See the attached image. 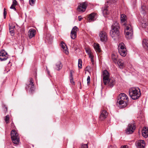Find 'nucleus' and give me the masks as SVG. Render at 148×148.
Masks as SVG:
<instances>
[{
    "label": "nucleus",
    "mask_w": 148,
    "mask_h": 148,
    "mask_svg": "<svg viewBox=\"0 0 148 148\" xmlns=\"http://www.w3.org/2000/svg\"><path fill=\"white\" fill-rule=\"evenodd\" d=\"M136 145L138 148H144L145 145L144 140H140L136 142Z\"/></svg>",
    "instance_id": "ddd939ff"
},
{
    "label": "nucleus",
    "mask_w": 148,
    "mask_h": 148,
    "mask_svg": "<svg viewBox=\"0 0 148 148\" xmlns=\"http://www.w3.org/2000/svg\"><path fill=\"white\" fill-rule=\"evenodd\" d=\"M82 60L81 59H78V66L79 68L81 69L82 68Z\"/></svg>",
    "instance_id": "c85d7f7f"
},
{
    "label": "nucleus",
    "mask_w": 148,
    "mask_h": 148,
    "mask_svg": "<svg viewBox=\"0 0 148 148\" xmlns=\"http://www.w3.org/2000/svg\"><path fill=\"white\" fill-rule=\"evenodd\" d=\"M129 99L125 93H121L118 97L117 103L120 108L126 107L128 102Z\"/></svg>",
    "instance_id": "f257e3e1"
},
{
    "label": "nucleus",
    "mask_w": 148,
    "mask_h": 148,
    "mask_svg": "<svg viewBox=\"0 0 148 148\" xmlns=\"http://www.w3.org/2000/svg\"><path fill=\"white\" fill-rule=\"evenodd\" d=\"M108 148H117V147L115 145H110V146L108 147Z\"/></svg>",
    "instance_id": "58836bf2"
},
{
    "label": "nucleus",
    "mask_w": 148,
    "mask_h": 148,
    "mask_svg": "<svg viewBox=\"0 0 148 148\" xmlns=\"http://www.w3.org/2000/svg\"><path fill=\"white\" fill-rule=\"evenodd\" d=\"M61 46L62 48L64 49V52H65L66 54L68 55L69 53V52L66 44L64 43V42H62L61 43Z\"/></svg>",
    "instance_id": "aec40b11"
},
{
    "label": "nucleus",
    "mask_w": 148,
    "mask_h": 148,
    "mask_svg": "<svg viewBox=\"0 0 148 148\" xmlns=\"http://www.w3.org/2000/svg\"><path fill=\"white\" fill-rule=\"evenodd\" d=\"M116 63H117L119 67L121 69H122L125 66L124 63L121 59H119Z\"/></svg>",
    "instance_id": "412c9836"
},
{
    "label": "nucleus",
    "mask_w": 148,
    "mask_h": 148,
    "mask_svg": "<svg viewBox=\"0 0 148 148\" xmlns=\"http://www.w3.org/2000/svg\"><path fill=\"white\" fill-rule=\"evenodd\" d=\"M17 2L16 0H14L12 3V5L15 6L17 5Z\"/></svg>",
    "instance_id": "a19ab883"
},
{
    "label": "nucleus",
    "mask_w": 148,
    "mask_h": 148,
    "mask_svg": "<svg viewBox=\"0 0 148 148\" xmlns=\"http://www.w3.org/2000/svg\"><path fill=\"white\" fill-rule=\"evenodd\" d=\"M127 19V18L126 15L124 14H122L121 15V20L122 22H125Z\"/></svg>",
    "instance_id": "cd10ccee"
},
{
    "label": "nucleus",
    "mask_w": 148,
    "mask_h": 148,
    "mask_svg": "<svg viewBox=\"0 0 148 148\" xmlns=\"http://www.w3.org/2000/svg\"><path fill=\"white\" fill-rule=\"evenodd\" d=\"M87 6L86 2L82 3L78 6L77 10L79 12H84L85 11Z\"/></svg>",
    "instance_id": "9b49d317"
},
{
    "label": "nucleus",
    "mask_w": 148,
    "mask_h": 148,
    "mask_svg": "<svg viewBox=\"0 0 148 148\" xmlns=\"http://www.w3.org/2000/svg\"><path fill=\"white\" fill-rule=\"evenodd\" d=\"M70 81L71 83H74V82L73 81V77H70Z\"/></svg>",
    "instance_id": "37998d69"
},
{
    "label": "nucleus",
    "mask_w": 148,
    "mask_h": 148,
    "mask_svg": "<svg viewBox=\"0 0 148 148\" xmlns=\"http://www.w3.org/2000/svg\"><path fill=\"white\" fill-rule=\"evenodd\" d=\"M9 56L7 52L4 50H1L0 51V61H5L7 60Z\"/></svg>",
    "instance_id": "0eeeda50"
},
{
    "label": "nucleus",
    "mask_w": 148,
    "mask_h": 148,
    "mask_svg": "<svg viewBox=\"0 0 148 148\" xmlns=\"http://www.w3.org/2000/svg\"><path fill=\"white\" fill-rule=\"evenodd\" d=\"M5 120L6 123H8L9 121V115L6 116Z\"/></svg>",
    "instance_id": "c756f323"
},
{
    "label": "nucleus",
    "mask_w": 148,
    "mask_h": 148,
    "mask_svg": "<svg viewBox=\"0 0 148 148\" xmlns=\"http://www.w3.org/2000/svg\"><path fill=\"white\" fill-rule=\"evenodd\" d=\"M29 83L27 85L26 87V89H29L30 91L32 92L34 90V84H33V80L32 78L29 79Z\"/></svg>",
    "instance_id": "f8f14e48"
},
{
    "label": "nucleus",
    "mask_w": 148,
    "mask_h": 148,
    "mask_svg": "<svg viewBox=\"0 0 148 148\" xmlns=\"http://www.w3.org/2000/svg\"><path fill=\"white\" fill-rule=\"evenodd\" d=\"M115 81L113 79H109L107 81L106 83L104 85H106L108 84V86L110 87H113L114 85L115 84Z\"/></svg>",
    "instance_id": "f3484780"
},
{
    "label": "nucleus",
    "mask_w": 148,
    "mask_h": 148,
    "mask_svg": "<svg viewBox=\"0 0 148 148\" xmlns=\"http://www.w3.org/2000/svg\"><path fill=\"white\" fill-rule=\"evenodd\" d=\"M94 47L97 52L99 53L101 52V50L100 48L99 45L98 44L94 43Z\"/></svg>",
    "instance_id": "393cba45"
},
{
    "label": "nucleus",
    "mask_w": 148,
    "mask_h": 148,
    "mask_svg": "<svg viewBox=\"0 0 148 148\" xmlns=\"http://www.w3.org/2000/svg\"><path fill=\"white\" fill-rule=\"evenodd\" d=\"M97 14L96 13L93 12L90 14L88 16V20L89 22L94 21L97 18Z\"/></svg>",
    "instance_id": "2eb2a0df"
},
{
    "label": "nucleus",
    "mask_w": 148,
    "mask_h": 148,
    "mask_svg": "<svg viewBox=\"0 0 148 148\" xmlns=\"http://www.w3.org/2000/svg\"><path fill=\"white\" fill-rule=\"evenodd\" d=\"M81 148H88L87 144H84L82 145Z\"/></svg>",
    "instance_id": "7c9ffc66"
},
{
    "label": "nucleus",
    "mask_w": 148,
    "mask_h": 148,
    "mask_svg": "<svg viewBox=\"0 0 148 148\" xmlns=\"http://www.w3.org/2000/svg\"><path fill=\"white\" fill-rule=\"evenodd\" d=\"M117 0H110V2L111 3H115Z\"/></svg>",
    "instance_id": "79ce46f5"
},
{
    "label": "nucleus",
    "mask_w": 148,
    "mask_h": 148,
    "mask_svg": "<svg viewBox=\"0 0 148 148\" xmlns=\"http://www.w3.org/2000/svg\"><path fill=\"white\" fill-rule=\"evenodd\" d=\"M55 69L58 71L60 70L62 67V65L60 61H59L56 64Z\"/></svg>",
    "instance_id": "b1692460"
},
{
    "label": "nucleus",
    "mask_w": 148,
    "mask_h": 148,
    "mask_svg": "<svg viewBox=\"0 0 148 148\" xmlns=\"http://www.w3.org/2000/svg\"><path fill=\"white\" fill-rule=\"evenodd\" d=\"M91 59V60L92 62L93 63V62H94V60H93V58H91V59Z\"/></svg>",
    "instance_id": "09e8293b"
},
{
    "label": "nucleus",
    "mask_w": 148,
    "mask_h": 148,
    "mask_svg": "<svg viewBox=\"0 0 148 148\" xmlns=\"http://www.w3.org/2000/svg\"><path fill=\"white\" fill-rule=\"evenodd\" d=\"M74 73V71L72 70H71L70 71V77H73V73Z\"/></svg>",
    "instance_id": "473e14b6"
},
{
    "label": "nucleus",
    "mask_w": 148,
    "mask_h": 148,
    "mask_svg": "<svg viewBox=\"0 0 148 148\" xmlns=\"http://www.w3.org/2000/svg\"><path fill=\"white\" fill-rule=\"evenodd\" d=\"M145 8V6L143 5L141 6V9H142V10H144Z\"/></svg>",
    "instance_id": "a18cd8bd"
},
{
    "label": "nucleus",
    "mask_w": 148,
    "mask_h": 148,
    "mask_svg": "<svg viewBox=\"0 0 148 148\" xmlns=\"http://www.w3.org/2000/svg\"><path fill=\"white\" fill-rule=\"evenodd\" d=\"M86 52L87 53L89 54V57L90 58V59H91V58H93V57L92 56L90 53V52L89 51H88L86 50Z\"/></svg>",
    "instance_id": "c9c22d12"
},
{
    "label": "nucleus",
    "mask_w": 148,
    "mask_h": 148,
    "mask_svg": "<svg viewBox=\"0 0 148 148\" xmlns=\"http://www.w3.org/2000/svg\"><path fill=\"white\" fill-rule=\"evenodd\" d=\"M129 93L131 98L133 100L138 99L141 95L140 90L135 88H131L129 89Z\"/></svg>",
    "instance_id": "7ed1b4c3"
},
{
    "label": "nucleus",
    "mask_w": 148,
    "mask_h": 148,
    "mask_svg": "<svg viewBox=\"0 0 148 148\" xmlns=\"http://www.w3.org/2000/svg\"><path fill=\"white\" fill-rule=\"evenodd\" d=\"M119 52L121 56L125 57L127 54L126 49L121 50V51L120 50V51H119Z\"/></svg>",
    "instance_id": "a878e982"
},
{
    "label": "nucleus",
    "mask_w": 148,
    "mask_h": 148,
    "mask_svg": "<svg viewBox=\"0 0 148 148\" xmlns=\"http://www.w3.org/2000/svg\"><path fill=\"white\" fill-rule=\"evenodd\" d=\"M143 47L147 51H148V39L145 38L143 39L142 42Z\"/></svg>",
    "instance_id": "6ab92c4d"
},
{
    "label": "nucleus",
    "mask_w": 148,
    "mask_h": 148,
    "mask_svg": "<svg viewBox=\"0 0 148 148\" xmlns=\"http://www.w3.org/2000/svg\"><path fill=\"white\" fill-rule=\"evenodd\" d=\"M78 20L79 21H81L82 19V18L81 16H78Z\"/></svg>",
    "instance_id": "49530a36"
},
{
    "label": "nucleus",
    "mask_w": 148,
    "mask_h": 148,
    "mask_svg": "<svg viewBox=\"0 0 148 148\" xmlns=\"http://www.w3.org/2000/svg\"><path fill=\"white\" fill-rule=\"evenodd\" d=\"M36 0H29V4L31 5H32L34 3V2Z\"/></svg>",
    "instance_id": "f704fd0d"
},
{
    "label": "nucleus",
    "mask_w": 148,
    "mask_h": 148,
    "mask_svg": "<svg viewBox=\"0 0 148 148\" xmlns=\"http://www.w3.org/2000/svg\"><path fill=\"white\" fill-rule=\"evenodd\" d=\"M100 40L102 42H106L107 39V34L105 32L103 31H100L99 34Z\"/></svg>",
    "instance_id": "1a4fd4ad"
},
{
    "label": "nucleus",
    "mask_w": 148,
    "mask_h": 148,
    "mask_svg": "<svg viewBox=\"0 0 148 148\" xmlns=\"http://www.w3.org/2000/svg\"><path fill=\"white\" fill-rule=\"evenodd\" d=\"M108 115V113L104 107L102 108L100 112V114L99 118L100 120L102 121L105 119L107 117Z\"/></svg>",
    "instance_id": "6e6552de"
},
{
    "label": "nucleus",
    "mask_w": 148,
    "mask_h": 148,
    "mask_svg": "<svg viewBox=\"0 0 148 148\" xmlns=\"http://www.w3.org/2000/svg\"><path fill=\"white\" fill-rule=\"evenodd\" d=\"M13 29V28H12V25H9V29Z\"/></svg>",
    "instance_id": "de8ad7c7"
},
{
    "label": "nucleus",
    "mask_w": 148,
    "mask_h": 148,
    "mask_svg": "<svg viewBox=\"0 0 148 148\" xmlns=\"http://www.w3.org/2000/svg\"><path fill=\"white\" fill-rule=\"evenodd\" d=\"M47 72H48V74H49V73H50L49 72V71H47Z\"/></svg>",
    "instance_id": "3c124183"
},
{
    "label": "nucleus",
    "mask_w": 148,
    "mask_h": 148,
    "mask_svg": "<svg viewBox=\"0 0 148 148\" xmlns=\"http://www.w3.org/2000/svg\"><path fill=\"white\" fill-rule=\"evenodd\" d=\"M36 31L34 29H30L28 32V36L30 38H31L35 36Z\"/></svg>",
    "instance_id": "a211bd4d"
},
{
    "label": "nucleus",
    "mask_w": 148,
    "mask_h": 148,
    "mask_svg": "<svg viewBox=\"0 0 148 148\" xmlns=\"http://www.w3.org/2000/svg\"><path fill=\"white\" fill-rule=\"evenodd\" d=\"M106 5L105 6V7L102 8V10L103 13V14L104 16H106L109 14V12L108 11L107 9L108 7L106 6Z\"/></svg>",
    "instance_id": "5701e85b"
},
{
    "label": "nucleus",
    "mask_w": 148,
    "mask_h": 148,
    "mask_svg": "<svg viewBox=\"0 0 148 148\" xmlns=\"http://www.w3.org/2000/svg\"><path fill=\"white\" fill-rule=\"evenodd\" d=\"M126 48L125 47L124 44L123 42L120 43L118 46V51H120V50L121 51V50H123L124 49H125Z\"/></svg>",
    "instance_id": "bb28decb"
},
{
    "label": "nucleus",
    "mask_w": 148,
    "mask_h": 148,
    "mask_svg": "<svg viewBox=\"0 0 148 148\" xmlns=\"http://www.w3.org/2000/svg\"><path fill=\"white\" fill-rule=\"evenodd\" d=\"M7 14V12L6 11V10L5 8L4 9V12H3V14H4V18H5Z\"/></svg>",
    "instance_id": "2f4dec72"
},
{
    "label": "nucleus",
    "mask_w": 148,
    "mask_h": 148,
    "mask_svg": "<svg viewBox=\"0 0 148 148\" xmlns=\"http://www.w3.org/2000/svg\"><path fill=\"white\" fill-rule=\"evenodd\" d=\"M124 31L126 37L128 39H131L133 34V30L130 25H125Z\"/></svg>",
    "instance_id": "20e7f679"
},
{
    "label": "nucleus",
    "mask_w": 148,
    "mask_h": 148,
    "mask_svg": "<svg viewBox=\"0 0 148 148\" xmlns=\"http://www.w3.org/2000/svg\"><path fill=\"white\" fill-rule=\"evenodd\" d=\"M111 29L110 33L111 37L114 39L118 38L120 34L119 24L116 22H115L111 26Z\"/></svg>",
    "instance_id": "f03ea898"
},
{
    "label": "nucleus",
    "mask_w": 148,
    "mask_h": 148,
    "mask_svg": "<svg viewBox=\"0 0 148 148\" xmlns=\"http://www.w3.org/2000/svg\"><path fill=\"white\" fill-rule=\"evenodd\" d=\"M142 136L146 138L148 136V128L146 127H144L142 130Z\"/></svg>",
    "instance_id": "dca6fc26"
},
{
    "label": "nucleus",
    "mask_w": 148,
    "mask_h": 148,
    "mask_svg": "<svg viewBox=\"0 0 148 148\" xmlns=\"http://www.w3.org/2000/svg\"><path fill=\"white\" fill-rule=\"evenodd\" d=\"M11 138L13 143L17 144L19 142L18 134L14 130H12L11 133Z\"/></svg>",
    "instance_id": "39448f33"
},
{
    "label": "nucleus",
    "mask_w": 148,
    "mask_h": 148,
    "mask_svg": "<svg viewBox=\"0 0 148 148\" xmlns=\"http://www.w3.org/2000/svg\"><path fill=\"white\" fill-rule=\"evenodd\" d=\"M52 38V37L51 36L50 34H48L46 38V39L48 40H50V39Z\"/></svg>",
    "instance_id": "72a5a7b5"
},
{
    "label": "nucleus",
    "mask_w": 148,
    "mask_h": 148,
    "mask_svg": "<svg viewBox=\"0 0 148 148\" xmlns=\"http://www.w3.org/2000/svg\"><path fill=\"white\" fill-rule=\"evenodd\" d=\"M15 6L14 5H13L12 4L11 7H10V8L12 9H13L14 10H16V9L15 7Z\"/></svg>",
    "instance_id": "ea45409f"
},
{
    "label": "nucleus",
    "mask_w": 148,
    "mask_h": 148,
    "mask_svg": "<svg viewBox=\"0 0 148 148\" xmlns=\"http://www.w3.org/2000/svg\"><path fill=\"white\" fill-rule=\"evenodd\" d=\"M112 59L113 61L116 64L118 60V56L116 53H113L112 54Z\"/></svg>",
    "instance_id": "4be33fe9"
},
{
    "label": "nucleus",
    "mask_w": 148,
    "mask_h": 148,
    "mask_svg": "<svg viewBox=\"0 0 148 148\" xmlns=\"http://www.w3.org/2000/svg\"><path fill=\"white\" fill-rule=\"evenodd\" d=\"M9 31L12 35H13L14 34V30L13 29H9Z\"/></svg>",
    "instance_id": "4c0bfd02"
},
{
    "label": "nucleus",
    "mask_w": 148,
    "mask_h": 148,
    "mask_svg": "<svg viewBox=\"0 0 148 148\" xmlns=\"http://www.w3.org/2000/svg\"><path fill=\"white\" fill-rule=\"evenodd\" d=\"M128 147L127 145H124L121 146L120 148H128Z\"/></svg>",
    "instance_id": "c03bdc74"
},
{
    "label": "nucleus",
    "mask_w": 148,
    "mask_h": 148,
    "mask_svg": "<svg viewBox=\"0 0 148 148\" xmlns=\"http://www.w3.org/2000/svg\"><path fill=\"white\" fill-rule=\"evenodd\" d=\"M110 74L107 71L104 70L102 73V77H103L104 84H106V81L109 79Z\"/></svg>",
    "instance_id": "9d476101"
},
{
    "label": "nucleus",
    "mask_w": 148,
    "mask_h": 148,
    "mask_svg": "<svg viewBox=\"0 0 148 148\" xmlns=\"http://www.w3.org/2000/svg\"><path fill=\"white\" fill-rule=\"evenodd\" d=\"M15 27L14 26L12 25V28H13V30H14V28Z\"/></svg>",
    "instance_id": "8fccbe9b"
},
{
    "label": "nucleus",
    "mask_w": 148,
    "mask_h": 148,
    "mask_svg": "<svg viewBox=\"0 0 148 148\" xmlns=\"http://www.w3.org/2000/svg\"><path fill=\"white\" fill-rule=\"evenodd\" d=\"M87 84H88L90 83V77L89 76H88L87 77Z\"/></svg>",
    "instance_id": "e433bc0d"
},
{
    "label": "nucleus",
    "mask_w": 148,
    "mask_h": 148,
    "mask_svg": "<svg viewBox=\"0 0 148 148\" xmlns=\"http://www.w3.org/2000/svg\"><path fill=\"white\" fill-rule=\"evenodd\" d=\"M77 29V27L74 26L71 31V38L73 39H75L76 37Z\"/></svg>",
    "instance_id": "4468645a"
},
{
    "label": "nucleus",
    "mask_w": 148,
    "mask_h": 148,
    "mask_svg": "<svg viewBox=\"0 0 148 148\" xmlns=\"http://www.w3.org/2000/svg\"><path fill=\"white\" fill-rule=\"evenodd\" d=\"M135 128V125L134 124V123L129 124L126 130V134H129L132 133Z\"/></svg>",
    "instance_id": "423d86ee"
},
{
    "label": "nucleus",
    "mask_w": 148,
    "mask_h": 148,
    "mask_svg": "<svg viewBox=\"0 0 148 148\" xmlns=\"http://www.w3.org/2000/svg\"><path fill=\"white\" fill-rule=\"evenodd\" d=\"M6 110H7V108H6Z\"/></svg>",
    "instance_id": "603ef678"
}]
</instances>
